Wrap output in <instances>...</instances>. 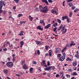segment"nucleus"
<instances>
[{
  "label": "nucleus",
  "instance_id": "1",
  "mask_svg": "<svg viewBox=\"0 0 79 79\" xmlns=\"http://www.w3.org/2000/svg\"><path fill=\"white\" fill-rule=\"evenodd\" d=\"M39 7L41 12L46 13L48 11V6H46L44 7H43L42 5H40Z\"/></svg>",
  "mask_w": 79,
  "mask_h": 79
},
{
  "label": "nucleus",
  "instance_id": "2",
  "mask_svg": "<svg viewBox=\"0 0 79 79\" xmlns=\"http://www.w3.org/2000/svg\"><path fill=\"white\" fill-rule=\"evenodd\" d=\"M6 66L9 68H12L13 66V64L12 62H8L6 63Z\"/></svg>",
  "mask_w": 79,
  "mask_h": 79
},
{
  "label": "nucleus",
  "instance_id": "3",
  "mask_svg": "<svg viewBox=\"0 0 79 79\" xmlns=\"http://www.w3.org/2000/svg\"><path fill=\"white\" fill-rule=\"evenodd\" d=\"M55 50H56L54 51L55 53H61V48H55Z\"/></svg>",
  "mask_w": 79,
  "mask_h": 79
},
{
  "label": "nucleus",
  "instance_id": "4",
  "mask_svg": "<svg viewBox=\"0 0 79 79\" xmlns=\"http://www.w3.org/2000/svg\"><path fill=\"white\" fill-rule=\"evenodd\" d=\"M61 30V31H63L65 29V26H63V25H61L59 27V28L57 29V31H60Z\"/></svg>",
  "mask_w": 79,
  "mask_h": 79
},
{
  "label": "nucleus",
  "instance_id": "5",
  "mask_svg": "<svg viewBox=\"0 0 79 79\" xmlns=\"http://www.w3.org/2000/svg\"><path fill=\"white\" fill-rule=\"evenodd\" d=\"M64 59H65V56H62L60 58L59 60V61H63L64 60Z\"/></svg>",
  "mask_w": 79,
  "mask_h": 79
},
{
  "label": "nucleus",
  "instance_id": "6",
  "mask_svg": "<svg viewBox=\"0 0 79 79\" xmlns=\"http://www.w3.org/2000/svg\"><path fill=\"white\" fill-rule=\"evenodd\" d=\"M51 26V24H48L47 26H44V28L46 29H48Z\"/></svg>",
  "mask_w": 79,
  "mask_h": 79
},
{
  "label": "nucleus",
  "instance_id": "7",
  "mask_svg": "<svg viewBox=\"0 0 79 79\" xmlns=\"http://www.w3.org/2000/svg\"><path fill=\"white\" fill-rule=\"evenodd\" d=\"M77 61L75 60L73 62L72 64L73 66H76L77 65Z\"/></svg>",
  "mask_w": 79,
  "mask_h": 79
},
{
  "label": "nucleus",
  "instance_id": "8",
  "mask_svg": "<svg viewBox=\"0 0 79 79\" xmlns=\"http://www.w3.org/2000/svg\"><path fill=\"white\" fill-rule=\"evenodd\" d=\"M37 29H39L40 31H43V28H41V26H39L37 27Z\"/></svg>",
  "mask_w": 79,
  "mask_h": 79
},
{
  "label": "nucleus",
  "instance_id": "9",
  "mask_svg": "<svg viewBox=\"0 0 79 79\" xmlns=\"http://www.w3.org/2000/svg\"><path fill=\"white\" fill-rule=\"evenodd\" d=\"M69 17H68V16L66 15H65L64 16L62 17V20L63 21H64V19H67V18H68Z\"/></svg>",
  "mask_w": 79,
  "mask_h": 79
},
{
  "label": "nucleus",
  "instance_id": "10",
  "mask_svg": "<svg viewBox=\"0 0 79 79\" xmlns=\"http://www.w3.org/2000/svg\"><path fill=\"white\" fill-rule=\"evenodd\" d=\"M51 11L53 14H55V13H56V10L55 9L52 10H51Z\"/></svg>",
  "mask_w": 79,
  "mask_h": 79
},
{
  "label": "nucleus",
  "instance_id": "11",
  "mask_svg": "<svg viewBox=\"0 0 79 79\" xmlns=\"http://www.w3.org/2000/svg\"><path fill=\"white\" fill-rule=\"evenodd\" d=\"M49 56H52V50L49 51Z\"/></svg>",
  "mask_w": 79,
  "mask_h": 79
},
{
  "label": "nucleus",
  "instance_id": "12",
  "mask_svg": "<svg viewBox=\"0 0 79 79\" xmlns=\"http://www.w3.org/2000/svg\"><path fill=\"white\" fill-rule=\"evenodd\" d=\"M50 70V66L47 68H44L45 71H49Z\"/></svg>",
  "mask_w": 79,
  "mask_h": 79
},
{
  "label": "nucleus",
  "instance_id": "13",
  "mask_svg": "<svg viewBox=\"0 0 79 79\" xmlns=\"http://www.w3.org/2000/svg\"><path fill=\"white\" fill-rule=\"evenodd\" d=\"M71 44H70V47H71L72 46H74V45H76V44L74 43V42L73 41H71Z\"/></svg>",
  "mask_w": 79,
  "mask_h": 79
},
{
  "label": "nucleus",
  "instance_id": "14",
  "mask_svg": "<svg viewBox=\"0 0 79 79\" xmlns=\"http://www.w3.org/2000/svg\"><path fill=\"white\" fill-rule=\"evenodd\" d=\"M4 3H5V2L3 1H0V6H3V4Z\"/></svg>",
  "mask_w": 79,
  "mask_h": 79
},
{
  "label": "nucleus",
  "instance_id": "15",
  "mask_svg": "<svg viewBox=\"0 0 79 79\" xmlns=\"http://www.w3.org/2000/svg\"><path fill=\"white\" fill-rule=\"evenodd\" d=\"M57 58H58V59L59 60L60 59V58H61V54H58L57 55Z\"/></svg>",
  "mask_w": 79,
  "mask_h": 79
},
{
  "label": "nucleus",
  "instance_id": "16",
  "mask_svg": "<svg viewBox=\"0 0 79 79\" xmlns=\"http://www.w3.org/2000/svg\"><path fill=\"white\" fill-rule=\"evenodd\" d=\"M42 2H44V3H45L47 5H48V3L47 0H42Z\"/></svg>",
  "mask_w": 79,
  "mask_h": 79
},
{
  "label": "nucleus",
  "instance_id": "17",
  "mask_svg": "<svg viewBox=\"0 0 79 79\" xmlns=\"http://www.w3.org/2000/svg\"><path fill=\"white\" fill-rule=\"evenodd\" d=\"M50 66V69H51L53 70V71H54V70L55 69V66Z\"/></svg>",
  "mask_w": 79,
  "mask_h": 79
},
{
  "label": "nucleus",
  "instance_id": "18",
  "mask_svg": "<svg viewBox=\"0 0 79 79\" xmlns=\"http://www.w3.org/2000/svg\"><path fill=\"white\" fill-rule=\"evenodd\" d=\"M23 69H27V65H24L23 66Z\"/></svg>",
  "mask_w": 79,
  "mask_h": 79
},
{
  "label": "nucleus",
  "instance_id": "19",
  "mask_svg": "<svg viewBox=\"0 0 79 79\" xmlns=\"http://www.w3.org/2000/svg\"><path fill=\"white\" fill-rule=\"evenodd\" d=\"M20 43L21 45V48H22V47H23V45H24V42L21 41V42H20Z\"/></svg>",
  "mask_w": 79,
  "mask_h": 79
},
{
  "label": "nucleus",
  "instance_id": "20",
  "mask_svg": "<svg viewBox=\"0 0 79 79\" xmlns=\"http://www.w3.org/2000/svg\"><path fill=\"white\" fill-rule=\"evenodd\" d=\"M3 72L5 73V74H7V73H8V70L5 69L4 70Z\"/></svg>",
  "mask_w": 79,
  "mask_h": 79
},
{
  "label": "nucleus",
  "instance_id": "21",
  "mask_svg": "<svg viewBox=\"0 0 79 79\" xmlns=\"http://www.w3.org/2000/svg\"><path fill=\"white\" fill-rule=\"evenodd\" d=\"M72 76H76L77 75V73H76V72H73L72 74Z\"/></svg>",
  "mask_w": 79,
  "mask_h": 79
},
{
  "label": "nucleus",
  "instance_id": "22",
  "mask_svg": "<svg viewBox=\"0 0 79 79\" xmlns=\"http://www.w3.org/2000/svg\"><path fill=\"white\" fill-rule=\"evenodd\" d=\"M42 65H43L45 64V60H43L42 62L41 63Z\"/></svg>",
  "mask_w": 79,
  "mask_h": 79
},
{
  "label": "nucleus",
  "instance_id": "23",
  "mask_svg": "<svg viewBox=\"0 0 79 79\" xmlns=\"http://www.w3.org/2000/svg\"><path fill=\"white\" fill-rule=\"evenodd\" d=\"M75 56L77 58V59H79V55L78 54H76L75 55Z\"/></svg>",
  "mask_w": 79,
  "mask_h": 79
},
{
  "label": "nucleus",
  "instance_id": "24",
  "mask_svg": "<svg viewBox=\"0 0 79 79\" xmlns=\"http://www.w3.org/2000/svg\"><path fill=\"white\" fill-rule=\"evenodd\" d=\"M72 61V59L69 58V57H68L67 58V61Z\"/></svg>",
  "mask_w": 79,
  "mask_h": 79
},
{
  "label": "nucleus",
  "instance_id": "25",
  "mask_svg": "<svg viewBox=\"0 0 79 79\" xmlns=\"http://www.w3.org/2000/svg\"><path fill=\"white\" fill-rule=\"evenodd\" d=\"M44 23V21L42 19H40V24H42V23Z\"/></svg>",
  "mask_w": 79,
  "mask_h": 79
},
{
  "label": "nucleus",
  "instance_id": "26",
  "mask_svg": "<svg viewBox=\"0 0 79 79\" xmlns=\"http://www.w3.org/2000/svg\"><path fill=\"white\" fill-rule=\"evenodd\" d=\"M66 31H67V29H65V31H63L62 32V34H65V33H66Z\"/></svg>",
  "mask_w": 79,
  "mask_h": 79
},
{
  "label": "nucleus",
  "instance_id": "27",
  "mask_svg": "<svg viewBox=\"0 0 79 79\" xmlns=\"http://www.w3.org/2000/svg\"><path fill=\"white\" fill-rule=\"evenodd\" d=\"M36 42V44H37V45H39L40 44V41H35Z\"/></svg>",
  "mask_w": 79,
  "mask_h": 79
},
{
  "label": "nucleus",
  "instance_id": "28",
  "mask_svg": "<svg viewBox=\"0 0 79 79\" xmlns=\"http://www.w3.org/2000/svg\"><path fill=\"white\" fill-rule=\"evenodd\" d=\"M32 70H33V68H30V71L31 73H32Z\"/></svg>",
  "mask_w": 79,
  "mask_h": 79
},
{
  "label": "nucleus",
  "instance_id": "29",
  "mask_svg": "<svg viewBox=\"0 0 79 79\" xmlns=\"http://www.w3.org/2000/svg\"><path fill=\"white\" fill-rule=\"evenodd\" d=\"M69 6L70 7H71L73 5V4H72V2H70L69 3Z\"/></svg>",
  "mask_w": 79,
  "mask_h": 79
},
{
  "label": "nucleus",
  "instance_id": "30",
  "mask_svg": "<svg viewBox=\"0 0 79 79\" xmlns=\"http://www.w3.org/2000/svg\"><path fill=\"white\" fill-rule=\"evenodd\" d=\"M29 17L30 20V21H32V19L33 18L31 17V16H30Z\"/></svg>",
  "mask_w": 79,
  "mask_h": 79
},
{
  "label": "nucleus",
  "instance_id": "31",
  "mask_svg": "<svg viewBox=\"0 0 79 79\" xmlns=\"http://www.w3.org/2000/svg\"><path fill=\"white\" fill-rule=\"evenodd\" d=\"M56 29H57V27H56L53 29V31L54 32H55Z\"/></svg>",
  "mask_w": 79,
  "mask_h": 79
},
{
  "label": "nucleus",
  "instance_id": "32",
  "mask_svg": "<svg viewBox=\"0 0 79 79\" xmlns=\"http://www.w3.org/2000/svg\"><path fill=\"white\" fill-rule=\"evenodd\" d=\"M66 76L67 78H70V75H68V74H66Z\"/></svg>",
  "mask_w": 79,
  "mask_h": 79
},
{
  "label": "nucleus",
  "instance_id": "33",
  "mask_svg": "<svg viewBox=\"0 0 79 79\" xmlns=\"http://www.w3.org/2000/svg\"><path fill=\"white\" fill-rule=\"evenodd\" d=\"M37 53L38 55H40V51H39V50H37Z\"/></svg>",
  "mask_w": 79,
  "mask_h": 79
},
{
  "label": "nucleus",
  "instance_id": "34",
  "mask_svg": "<svg viewBox=\"0 0 79 79\" xmlns=\"http://www.w3.org/2000/svg\"><path fill=\"white\" fill-rule=\"evenodd\" d=\"M72 15H73V13L70 12L69 14V17H71V16H72Z\"/></svg>",
  "mask_w": 79,
  "mask_h": 79
},
{
  "label": "nucleus",
  "instance_id": "35",
  "mask_svg": "<svg viewBox=\"0 0 79 79\" xmlns=\"http://www.w3.org/2000/svg\"><path fill=\"white\" fill-rule=\"evenodd\" d=\"M57 21L59 23H61V20L60 19H57Z\"/></svg>",
  "mask_w": 79,
  "mask_h": 79
},
{
  "label": "nucleus",
  "instance_id": "36",
  "mask_svg": "<svg viewBox=\"0 0 79 79\" xmlns=\"http://www.w3.org/2000/svg\"><path fill=\"white\" fill-rule=\"evenodd\" d=\"M23 23H25V22L23 21L20 22V24H23Z\"/></svg>",
  "mask_w": 79,
  "mask_h": 79
},
{
  "label": "nucleus",
  "instance_id": "37",
  "mask_svg": "<svg viewBox=\"0 0 79 79\" xmlns=\"http://www.w3.org/2000/svg\"><path fill=\"white\" fill-rule=\"evenodd\" d=\"M48 2L49 3H52L53 2V1H52V0H48Z\"/></svg>",
  "mask_w": 79,
  "mask_h": 79
},
{
  "label": "nucleus",
  "instance_id": "38",
  "mask_svg": "<svg viewBox=\"0 0 79 79\" xmlns=\"http://www.w3.org/2000/svg\"><path fill=\"white\" fill-rule=\"evenodd\" d=\"M23 16V14H19L18 15V17L19 18H20V17H21V16Z\"/></svg>",
  "mask_w": 79,
  "mask_h": 79
},
{
  "label": "nucleus",
  "instance_id": "39",
  "mask_svg": "<svg viewBox=\"0 0 79 79\" xmlns=\"http://www.w3.org/2000/svg\"><path fill=\"white\" fill-rule=\"evenodd\" d=\"M14 1L16 2V3H18V2H19V0H14Z\"/></svg>",
  "mask_w": 79,
  "mask_h": 79
},
{
  "label": "nucleus",
  "instance_id": "40",
  "mask_svg": "<svg viewBox=\"0 0 79 79\" xmlns=\"http://www.w3.org/2000/svg\"><path fill=\"white\" fill-rule=\"evenodd\" d=\"M18 35H23V33H20L18 34Z\"/></svg>",
  "mask_w": 79,
  "mask_h": 79
},
{
  "label": "nucleus",
  "instance_id": "41",
  "mask_svg": "<svg viewBox=\"0 0 79 79\" xmlns=\"http://www.w3.org/2000/svg\"><path fill=\"white\" fill-rule=\"evenodd\" d=\"M3 50H4V51H7V50H8V49L6 48H4L3 49Z\"/></svg>",
  "mask_w": 79,
  "mask_h": 79
},
{
  "label": "nucleus",
  "instance_id": "42",
  "mask_svg": "<svg viewBox=\"0 0 79 79\" xmlns=\"http://www.w3.org/2000/svg\"><path fill=\"white\" fill-rule=\"evenodd\" d=\"M16 60V58L15 57H13V61H15Z\"/></svg>",
  "mask_w": 79,
  "mask_h": 79
},
{
  "label": "nucleus",
  "instance_id": "43",
  "mask_svg": "<svg viewBox=\"0 0 79 79\" xmlns=\"http://www.w3.org/2000/svg\"><path fill=\"white\" fill-rule=\"evenodd\" d=\"M62 55H63V56H65H65H66V54L64 52H63L62 53Z\"/></svg>",
  "mask_w": 79,
  "mask_h": 79
},
{
  "label": "nucleus",
  "instance_id": "44",
  "mask_svg": "<svg viewBox=\"0 0 79 79\" xmlns=\"http://www.w3.org/2000/svg\"><path fill=\"white\" fill-rule=\"evenodd\" d=\"M68 71L69 72H72V69H69L68 70Z\"/></svg>",
  "mask_w": 79,
  "mask_h": 79
},
{
  "label": "nucleus",
  "instance_id": "45",
  "mask_svg": "<svg viewBox=\"0 0 79 79\" xmlns=\"http://www.w3.org/2000/svg\"><path fill=\"white\" fill-rule=\"evenodd\" d=\"M75 8H76V7L73 6L72 7V10H74V9H75Z\"/></svg>",
  "mask_w": 79,
  "mask_h": 79
},
{
  "label": "nucleus",
  "instance_id": "46",
  "mask_svg": "<svg viewBox=\"0 0 79 79\" xmlns=\"http://www.w3.org/2000/svg\"><path fill=\"white\" fill-rule=\"evenodd\" d=\"M59 76H60L59 75V74H57L56 75V77H59Z\"/></svg>",
  "mask_w": 79,
  "mask_h": 79
},
{
  "label": "nucleus",
  "instance_id": "47",
  "mask_svg": "<svg viewBox=\"0 0 79 79\" xmlns=\"http://www.w3.org/2000/svg\"><path fill=\"white\" fill-rule=\"evenodd\" d=\"M35 10H36V11H39V10H38V8L37 7L35 8Z\"/></svg>",
  "mask_w": 79,
  "mask_h": 79
},
{
  "label": "nucleus",
  "instance_id": "48",
  "mask_svg": "<svg viewBox=\"0 0 79 79\" xmlns=\"http://www.w3.org/2000/svg\"><path fill=\"white\" fill-rule=\"evenodd\" d=\"M45 48H46V50H48V46H45Z\"/></svg>",
  "mask_w": 79,
  "mask_h": 79
},
{
  "label": "nucleus",
  "instance_id": "49",
  "mask_svg": "<svg viewBox=\"0 0 79 79\" xmlns=\"http://www.w3.org/2000/svg\"><path fill=\"white\" fill-rule=\"evenodd\" d=\"M13 47V45L12 44L10 45L9 47Z\"/></svg>",
  "mask_w": 79,
  "mask_h": 79
},
{
  "label": "nucleus",
  "instance_id": "50",
  "mask_svg": "<svg viewBox=\"0 0 79 79\" xmlns=\"http://www.w3.org/2000/svg\"><path fill=\"white\" fill-rule=\"evenodd\" d=\"M67 21L68 23H69V18H68L67 19Z\"/></svg>",
  "mask_w": 79,
  "mask_h": 79
},
{
  "label": "nucleus",
  "instance_id": "51",
  "mask_svg": "<svg viewBox=\"0 0 79 79\" xmlns=\"http://www.w3.org/2000/svg\"><path fill=\"white\" fill-rule=\"evenodd\" d=\"M7 60H8L9 61H10V60H11V59L10 58H7Z\"/></svg>",
  "mask_w": 79,
  "mask_h": 79
},
{
  "label": "nucleus",
  "instance_id": "52",
  "mask_svg": "<svg viewBox=\"0 0 79 79\" xmlns=\"http://www.w3.org/2000/svg\"><path fill=\"white\" fill-rule=\"evenodd\" d=\"M16 6H14L13 7V9L14 10H15L16 9Z\"/></svg>",
  "mask_w": 79,
  "mask_h": 79
},
{
  "label": "nucleus",
  "instance_id": "53",
  "mask_svg": "<svg viewBox=\"0 0 79 79\" xmlns=\"http://www.w3.org/2000/svg\"><path fill=\"white\" fill-rule=\"evenodd\" d=\"M6 45V44H4L3 47H4V48H6V47L5 46Z\"/></svg>",
  "mask_w": 79,
  "mask_h": 79
},
{
  "label": "nucleus",
  "instance_id": "54",
  "mask_svg": "<svg viewBox=\"0 0 79 79\" xmlns=\"http://www.w3.org/2000/svg\"><path fill=\"white\" fill-rule=\"evenodd\" d=\"M48 66H50V62L49 61L48 62Z\"/></svg>",
  "mask_w": 79,
  "mask_h": 79
},
{
  "label": "nucleus",
  "instance_id": "55",
  "mask_svg": "<svg viewBox=\"0 0 79 79\" xmlns=\"http://www.w3.org/2000/svg\"><path fill=\"white\" fill-rule=\"evenodd\" d=\"M73 1V0H69L67 1V2H72Z\"/></svg>",
  "mask_w": 79,
  "mask_h": 79
},
{
  "label": "nucleus",
  "instance_id": "56",
  "mask_svg": "<svg viewBox=\"0 0 79 79\" xmlns=\"http://www.w3.org/2000/svg\"><path fill=\"white\" fill-rule=\"evenodd\" d=\"M3 7V6H0V10H1L2 9V7Z\"/></svg>",
  "mask_w": 79,
  "mask_h": 79
},
{
  "label": "nucleus",
  "instance_id": "57",
  "mask_svg": "<svg viewBox=\"0 0 79 79\" xmlns=\"http://www.w3.org/2000/svg\"><path fill=\"white\" fill-rule=\"evenodd\" d=\"M14 56H15V54H14L12 55V57L13 58H15V57H14Z\"/></svg>",
  "mask_w": 79,
  "mask_h": 79
},
{
  "label": "nucleus",
  "instance_id": "58",
  "mask_svg": "<svg viewBox=\"0 0 79 79\" xmlns=\"http://www.w3.org/2000/svg\"><path fill=\"white\" fill-rule=\"evenodd\" d=\"M48 56V54L47 53H46V54H45V56Z\"/></svg>",
  "mask_w": 79,
  "mask_h": 79
},
{
  "label": "nucleus",
  "instance_id": "59",
  "mask_svg": "<svg viewBox=\"0 0 79 79\" xmlns=\"http://www.w3.org/2000/svg\"><path fill=\"white\" fill-rule=\"evenodd\" d=\"M15 75L16 76H18V77H19V76H20V75H19V74H16Z\"/></svg>",
  "mask_w": 79,
  "mask_h": 79
},
{
  "label": "nucleus",
  "instance_id": "60",
  "mask_svg": "<svg viewBox=\"0 0 79 79\" xmlns=\"http://www.w3.org/2000/svg\"><path fill=\"white\" fill-rule=\"evenodd\" d=\"M52 26H53L54 27H56V25H55V24H54Z\"/></svg>",
  "mask_w": 79,
  "mask_h": 79
},
{
  "label": "nucleus",
  "instance_id": "61",
  "mask_svg": "<svg viewBox=\"0 0 79 79\" xmlns=\"http://www.w3.org/2000/svg\"><path fill=\"white\" fill-rule=\"evenodd\" d=\"M64 49H63L62 50V53H63V52H64Z\"/></svg>",
  "mask_w": 79,
  "mask_h": 79
},
{
  "label": "nucleus",
  "instance_id": "62",
  "mask_svg": "<svg viewBox=\"0 0 79 79\" xmlns=\"http://www.w3.org/2000/svg\"><path fill=\"white\" fill-rule=\"evenodd\" d=\"M74 13H76L77 12V10L75 9L74 10Z\"/></svg>",
  "mask_w": 79,
  "mask_h": 79
},
{
  "label": "nucleus",
  "instance_id": "63",
  "mask_svg": "<svg viewBox=\"0 0 79 79\" xmlns=\"http://www.w3.org/2000/svg\"><path fill=\"white\" fill-rule=\"evenodd\" d=\"M33 64H35V61H33L32 62Z\"/></svg>",
  "mask_w": 79,
  "mask_h": 79
},
{
  "label": "nucleus",
  "instance_id": "64",
  "mask_svg": "<svg viewBox=\"0 0 79 79\" xmlns=\"http://www.w3.org/2000/svg\"><path fill=\"white\" fill-rule=\"evenodd\" d=\"M64 50H66V49H67V48H66V47H65L64 48Z\"/></svg>",
  "mask_w": 79,
  "mask_h": 79
}]
</instances>
